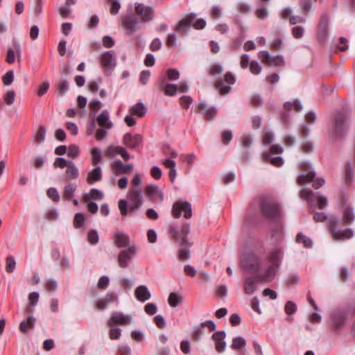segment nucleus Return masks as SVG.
<instances>
[{"mask_svg":"<svg viewBox=\"0 0 355 355\" xmlns=\"http://www.w3.org/2000/svg\"><path fill=\"white\" fill-rule=\"evenodd\" d=\"M131 322V318L129 315H124L121 312H113L107 324L112 327L114 324L128 325Z\"/></svg>","mask_w":355,"mask_h":355,"instance_id":"nucleus-18","label":"nucleus"},{"mask_svg":"<svg viewBox=\"0 0 355 355\" xmlns=\"http://www.w3.org/2000/svg\"><path fill=\"white\" fill-rule=\"evenodd\" d=\"M268 65L284 66L285 61L282 55L271 56V60L268 63Z\"/></svg>","mask_w":355,"mask_h":355,"instance_id":"nucleus-56","label":"nucleus"},{"mask_svg":"<svg viewBox=\"0 0 355 355\" xmlns=\"http://www.w3.org/2000/svg\"><path fill=\"white\" fill-rule=\"evenodd\" d=\"M135 11L138 16L141 17V22H149L154 19L155 10L152 6H146L142 3H135Z\"/></svg>","mask_w":355,"mask_h":355,"instance_id":"nucleus-7","label":"nucleus"},{"mask_svg":"<svg viewBox=\"0 0 355 355\" xmlns=\"http://www.w3.org/2000/svg\"><path fill=\"white\" fill-rule=\"evenodd\" d=\"M354 180V171L351 162H347L345 167V180L347 184H350Z\"/></svg>","mask_w":355,"mask_h":355,"instance_id":"nucleus-40","label":"nucleus"},{"mask_svg":"<svg viewBox=\"0 0 355 355\" xmlns=\"http://www.w3.org/2000/svg\"><path fill=\"white\" fill-rule=\"evenodd\" d=\"M87 241L92 245H96L98 243L99 237L98 234L95 230H90L87 234Z\"/></svg>","mask_w":355,"mask_h":355,"instance_id":"nucleus-47","label":"nucleus"},{"mask_svg":"<svg viewBox=\"0 0 355 355\" xmlns=\"http://www.w3.org/2000/svg\"><path fill=\"white\" fill-rule=\"evenodd\" d=\"M226 332L225 331H218L211 336V339L215 343V349L217 352L223 353L226 348V342L225 341Z\"/></svg>","mask_w":355,"mask_h":355,"instance_id":"nucleus-17","label":"nucleus"},{"mask_svg":"<svg viewBox=\"0 0 355 355\" xmlns=\"http://www.w3.org/2000/svg\"><path fill=\"white\" fill-rule=\"evenodd\" d=\"M193 102V98L190 96H182L180 98L181 106L187 110Z\"/></svg>","mask_w":355,"mask_h":355,"instance_id":"nucleus-61","label":"nucleus"},{"mask_svg":"<svg viewBox=\"0 0 355 355\" xmlns=\"http://www.w3.org/2000/svg\"><path fill=\"white\" fill-rule=\"evenodd\" d=\"M349 119L350 113L345 108L337 110L332 114L328 123V132L331 139H341L347 135Z\"/></svg>","mask_w":355,"mask_h":355,"instance_id":"nucleus-1","label":"nucleus"},{"mask_svg":"<svg viewBox=\"0 0 355 355\" xmlns=\"http://www.w3.org/2000/svg\"><path fill=\"white\" fill-rule=\"evenodd\" d=\"M79 172L73 161H69V164L67 166L65 175L67 179H76L78 177Z\"/></svg>","mask_w":355,"mask_h":355,"instance_id":"nucleus-36","label":"nucleus"},{"mask_svg":"<svg viewBox=\"0 0 355 355\" xmlns=\"http://www.w3.org/2000/svg\"><path fill=\"white\" fill-rule=\"evenodd\" d=\"M198 110L197 112L201 113L203 112L205 119L207 121H211L215 119L217 115L218 110L216 107H207V105L203 102H200L196 104Z\"/></svg>","mask_w":355,"mask_h":355,"instance_id":"nucleus-20","label":"nucleus"},{"mask_svg":"<svg viewBox=\"0 0 355 355\" xmlns=\"http://www.w3.org/2000/svg\"><path fill=\"white\" fill-rule=\"evenodd\" d=\"M283 257V252L281 248L276 247L272 249L267 259L270 262V264H275V266L280 268V262Z\"/></svg>","mask_w":355,"mask_h":355,"instance_id":"nucleus-25","label":"nucleus"},{"mask_svg":"<svg viewBox=\"0 0 355 355\" xmlns=\"http://www.w3.org/2000/svg\"><path fill=\"white\" fill-rule=\"evenodd\" d=\"M114 237V243L119 248L127 247L130 243L129 236L123 232H116Z\"/></svg>","mask_w":355,"mask_h":355,"instance_id":"nucleus-30","label":"nucleus"},{"mask_svg":"<svg viewBox=\"0 0 355 355\" xmlns=\"http://www.w3.org/2000/svg\"><path fill=\"white\" fill-rule=\"evenodd\" d=\"M136 253V248L134 245L130 246L127 250H123L118 256L119 266L125 268L128 266V261L135 256Z\"/></svg>","mask_w":355,"mask_h":355,"instance_id":"nucleus-13","label":"nucleus"},{"mask_svg":"<svg viewBox=\"0 0 355 355\" xmlns=\"http://www.w3.org/2000/svg\"><path fill=\"white\" fill-rule=\"evenodd\" d=\"M181 234L182 235V239H180V232L178 227L174 225H171L169 227L168 232L173 239L175 242H182V244L188 243L187 236L190 232V225L188 223H184L181 227Z\"/></svg>","mask_w":355,"mask_h":355,"instance_id":"nucleus-8","label":"nucleus"},{"mask_svg":"<svg viewBox=\"0 0 355 355\" xmlns=\"http://www.w3.org/2000/svg\"><path fill=\"white\" fill-rule=\"evenodd\" d=\"M47 196L55 202L60 201V195L55 188L51 187L46 191Z\"/></svg>","mask_w":355,"mask_h":355,"instance_id":"nucleus-53","label":"nucleus"},{"mask_svg":"<svg viewBox=\"0 0 355 355\" xmlns=\"http://www.w3.org/2000/svg\"><path fill=\"white\" fill-rule=\"evenodd\" d=\"M183 300V297L181 294L175 292L171 293L168 298V302L171 307H176L178 304H181Z\"/></svg>","mask_w":355,"mask_h":355,"instance_id":"nucleus-38","label":"nucleus"},{"mask_svg":"<svg viewBox=\"0 0 355 355\" xmlns=\"http://www.w3.org/2000/svg\"><path fill=\"white\" fill-rule=\"evenodd\" d=\"M263 160L265 162H270L271 164L275 166L279 167L284 164V159L282 157L277 156L272 157L269 154L263 155Z\"/></svg>","mask_w":355,"mask_h":355,"instance_id":"nucleus-41","label":"nucleus"},{"mask_svg":"<svg viewBox=\"0 0 355 355\" xmlns=\"http://www.w3.org/2000/svg\"><path fill=\"white\" fill-rule=\"evenodd\" d=\"M316 173L314 171H309L307 174L302 173L297 178V183L300 185H304L306 183L313 182V187L318 189L322 187L325 181L322 178L315 179Z\"/></svg>","mask_w":355,"mask_h":355,"instance_id":"nucleus-6","label":"nucleus"},{"mask_svg":"<svg viewBox=\"0 0 355 355\" xmlns=\"http://www.w3.org/2000/svg\"><path fill=\"white\" fill-rule=\"evenodd\" d=\"M166 77L170 80H176L180 78V72L176 69H168L166 71Z\"/></svg>","mask_w":355,"mask_h":355,"instance_id":"nucleus-62","label":"nucleus"},{"mask_svg":"<svg viewBox=\"0 0 355 355\" xmlns=\"http://www.w3.org/2000/svg\"><path fill=\"white\" fill-rule=\"evenodd\" d=\"M347 320L346 315L342 311H336L331 313L329 325L334 331L341 329Z\"/></svg>","mask_w":355,"mask_h":355,"instance_id":"nucleus-14","label":"nucleus"},{"mask_svg":"<svg viewBox=\"0 0 355 355\" xmlns=\"http://www.w3.org/2000/svg\"><path fill=\"white\" fill-rule=\"evenodd\" d=\"M279 269V268L275 266V264H270L264 273L257 275L258 281L266 283L271 282L275 279Z\"/></svg>","mask_w":355,"mask_h":355,"instance_id":"nucleus-21","label":"nucleus"},{"mask_svg":"<svg viewBox=\"0 0 355 355\" xmlns=\"http://www.w3.org/2000/svg\"><path fill=\"white\" fill-rule=\"evenodd\" d=\"M340 219L336 217H331L329 220V230L333 237L337 240L349 239L354 236V232L351 228L339 230Z\"/></svg>","mask_w":355,"mask_h":355,"instance_id":"nucleus-5","label":"nucleus"},{"mask_svg":"<svg viewBox=\"0 0 355 355\" xmlns=\"http://www.w3.org/2000/svg\"><path fill=\"white\" fill-rule=\"evenodd\" d=\"M295 241L297 243H303L304 246L306 248H311L313 245L311 239L301 232L297 234Z\"/></svg>","mask_w":355,"mask_h":355,"instance_id":"nucleus-42","label":"nucleus"},{"mask_svg":"<svg viewBox=\"0 0 355 355\" xmlns=\"http://www.w3.org/2000/svg\"><path fill=\"white\" fill-rule=\"evenodd\" d=\"M118 296L116 293L113 292H108L103 298L96 302V307L98 310H104L107 307L109 304L114 302H118Z\"/></svg>","mask_w":355,"mask_h":355,"instance_id":"nucleus-23","label":"nucleus"},{"mask_svg":"<svg viewBox=\"0 0 355 355\" xmlns=\"http://www.w3.org/2000/svg\"><path fill=\"white\" fill-rule=\"evenodd\" d=\"M16 261L12 255H8L6 259V271L12 273L15 268Z\"/></svg>","mask_w":355,"mask_h":355,"instance_id":"nucleus-44","label":"nucleus"},{"mask_svg":"<svg viewBox=\"0 0 355 355\" xmlns=\"http://www.w3.org/2000/svg\"><path fill=\"white\" fill-rule=\"evenodd\" d=\"M118 353L120 355H131V349L126 344L119 345L118 346Z\"/></svg>","mask_w":355,"mask_h":355,"instance_id":"nucleus-64","label":"nucleus"},{"mask_svg":"<svg viewBox=\"0 0 355 355\" xmlns=\"http://www.w3.org/2000/svg\"><path fill=\"white\" fill-rule=\"evenodd\" d=\"M109 112L107 110H104L98 116L96 121L101 127H105L108 129L112 127V123L109 120Z\"/></svg>","mask_w":355,"mask_h":355,"instance_id":"nucleus-32","label":"nucleus"},{"mask_svg":"<svg viewBox=\"0 0 355 355\" xmlns=\"http://www.w3.org/2000/svg\"><path fill=\"white\" fill-rule=\"evenodd\" d=\"M69 164V161L66 160L64 157H56L54 162L53 166L55 168H64Z\"/></svg>","mask_w":355,"mask_h":355,"instance_id":"nucleus-59","label":"nucleus"},{"mask_svg":"<svg viewBox=\"0 0 355 355\" xmlns=\"http://www.w3.org/2000/svg\"><path fill=\"white\" fill-rule=\"evenodd\" d=\"M135 295L136 298L141 302L148 300L151 297L150 292L145 285L139 286L135 289Z\"/></svg>","mask_w":355,"mask_h":355,"instance_id":"nucleus-27","label":"nucleus"},{"mask_svg":"<svg viewBox=\"0 0 355 355\" xmlns=\"http://www.w3.org/2000/svg\"><path fill=\"white\" fill-rule=\"evenodd\" d=\"M76 189L77 185L75 183H69L65 185L62 193L63 198L68 201L71 200Z\"/></svg>","mask_w":355,"mask_h":355,"instance_id":"nucleus-37","label":"nucleus"},{"mask_svg":"<svg viewBox=\"0 0 355 355\" xmlns=\"http://www.w3.org/2000/svg\"><path fill=\"white\" fill-rule=\"evenodd\" d=\"M69 85L66 79H62L56 84V89L59 92L60 96H64L69 90Z\"/></svg>","mask_w":355,"mask_h":355,"instance_id":"nucleus-43","label":"nucleus"},{"mask_svg":"<svg viewBox=\"0 0 355 355\" xmlns=\"http://www.w3.org/2000/svg\"><path fill=\"white\" fill-rule=\"evenodd\" d=\"M128 202L125 199L119 201L118 206L122 216H126L128 214L139 210L144 202L141 189L140 188H132L128 193Z\"/></svg>","mask_w":355,"mask_h":355,"instance_id":"nucleus-2","label":"nucleus"},{"mask_svg":"<svg viewBox=\"0 0 355 355\" xmlns=\"http://www.w3.org/2000/svg\"><path fill=\"white\" fill-rule=\"evenodd\" d=\"M146 110L145 105L141 102H139L131 107L130 112L132 115L143 117L146 114Z\"/></svg>","mask_w":355,"mask_h":355,"instance_id":"nucleus-34","label":"nucleus"},{"mask_svg":"<svg viewBox=\"0 0 355 355\" xmlns=\"http://www.w3.org/2000/svg\"><path fill=\"white\" fill-rule=\"evenodd\" d=\"M110 279L107 276H102L98 281L97 286L99 289L105 290L107 288Z\"/></svg>","mask_w":355,"mask_h":355,"instance_id":"nucleus-63","label":"nucleus"},{"mask_svg":"<svg viewBox=\"0 0 355 355\" xmlns=\"http://www.w3.org/2000/svg\"><path fill=\"white\" fill-rule=\"evenodd\" d=\"M346 200L343 198L341 200V204L343 205V216L340 223L341 222L343 225L347 226L352 224L355 220V214L354 207L351 205H345Z\"/></svg>","mask_w":355,"mask_h":355,"instance_id":"nucleus-11","label":"nucleus"},{"mask_svg":"<svg viewBox=\"0 0 355 355\" xmlns=\"http://www.w3.org/2000/svg\"><path fill=\"white\" fill-rule=\"evenodd\" d=\"M15 98V92L12 90L8 91L3 95V101L7 105H12Z\"/></svg>","mask_w":355,"mask_h":355,"instance_id":"nucleus-60","label":"nucleus"},{"mask_svg":"<svg viewBox=\"0 0 355 355\" xmlns=\"http://www.w3.org/2000/svg\"><path fill=\"white\" fill-rule=\"evenodd\" d=\"M223 81V79L218 78L215 82V87L218 89L220 95H226L232 90L231 87L230 85H224Z\"/></svg>","mask_w":355,"mask_h":355,"instance_id":"nucleus-39","label":"nucleus"},{"mask_svg":"<svg viewBox=\"0 0 355 355\" xmlns=\"http://www.w3.org/2000/svg\"><path fill=\"white\" fill-rule=\"evenodd\" d=\"M163 90L165 95L173 96L177 94L178 86L175 84L167 83L164 85V89Z\"/></svg>","mask_w":355,"mask_h":355,"instance_id":"nucleus-50","label":"nucleus"},{"mask_svg":"<svg viewBox=\"0 0 355 355\" xmlns=\"http://www.w3.org/2000/svg\"><path fill=\"white\" fill-rule=\"evenodd\" d=\"M101 64L106 73L112 72L116 65V55L114 51H107L102 54Z\"/></svg>","mask_w":355,"mask_h":355,"instance_id":"nucleus-10","label":"nucleus"},{"mask_svg":"<svg viewBox=\"0 0 355 355\" xmlns=\"http://www.w3.org/2000/svg\"><path fill=\"white\" fill-rule=\"evenodd\" d=\"M329 16L327 13L322 15L318 31V39L320 43H323L327 37Z\"/></svg>","mask_w":355,"mask_h":355,"instance_id":"nucleus-15","label":"nucleus"},{"mask_svg":"<svg viewBox=\"0 0 355 355\" xmlns=\"http://www.w3.org/2000/svg\"><path fill=\"white\" fill-rule=\"evenodd\" d=\"M260 281H258L257 276L255 277H247L245 279L244 282V291L248 295L252 294L257 289L256 284L257 283H260Z\"/></svg>","mask_w":355,"mask_h":355,"instance_id":"nucleus-29","label":"nucleus"},{"mask_svg":"<svg viewBox=\"0 0 355 355\" xmlns=\"http://www.w3.org/2000/svg\"><path fill=\"white\" fill-rule=\"evenodd\" d=\"M36 321V318L33 315H27L26 320L19 323V331L22 334H26L29 329H33L35 327Z\"/></svg>","mask_w":355,"mask_h":355,"instance_id":"nucleus-26","label":"nucleus"},{"mask_svg":"<svg viewBox=\"0 0 355 355\" xmlns=\"http://www.w3.org/2000/svg\"><path fill=\"white\" fill-rule=\"evenodd\" d=\"M261 258L254 252L243 254L241 265L243 269L250 273H256L261 268Z\"/></svg>","mask_w":355,"mask_h":355,"instance_id":"nucleus-4","label":"nucleus"},{"mask_svg":"<svg viewBox=\"0 0 355 355\" xmlns=\"http://www.w3.org/2000/svg\"><path fill=\"white\" fill-rule=\"evenodd\" d=\"M299 4L304 14L306 15L311 11L312 7L311 0H301Z\"/></svg>","mask_w":355,"mask_h":355,"instance_id":"nucleus-57","label":"nucleus"},{"mask_svg":"<svg viewBox=\"0 0 355 355\" xmlns=\"http://www.w3.org/2000/svg\"><path fill=\"white\" fill-rule=\"evenodd\" d=\"M46 128L44 125H40L38 128V130L37 131L35 135V141L37 144L42 143L45 139L46 136Z\"/></svg>","mask_w":355,"mask_h":355,"instance_id":"nucleus-46","label":"nucleus"},{"mask_svg":"<svg viewBox=\"0 0 355 355\" xmlns=\"http://www.w3.org/2000/svg\"><path fill=\"white\" fill-rule=\"evenodd\" d=\"M259 209L262 216L267 219L277 221L282 218L279 203L266 197L263 196L260 198Z\"/></svg>","mask_w":355,"mask_h":355,"instance_id":"nucleus-3","label":"nucleus"},{"mask_svg":"<svg viewBox=\"0 0 355 355\" xmlns=\"http://www.w3.org/2000/svg\"><path fill=\"white\" fill-rule=\"evenodd\" d=\"M192 243L188 241V243L182 244L180 242V249L178 250V258L180 260L186 261L190 258V248Z\"/></svg>","mask_w":355,"mask_h":355,"instance_id":"nucleus-31","label":"nucleus"},{"mask_svg":"<svg viewBox=\"0 0 355 355\" xmlns=\"http://www.w3.org/2000/svg\"><path fill=\"white\" fill-rule=\"evenodd\" d=\"M184 211V216L186 218H190L192 216V210L191 204L187 202L177 201L173 205L172 214L174 218H178Z\"/></svg>","mask_w":355,"mask_h":355,"instance_id":"nucleus-9","label":"nucleus"},{"mask_svg":"<svg viewBox=\"0 0 355 355\" xmlns=\"http://www.w3.org/2000/svg\"><path fill=\"white\" fill-rule=\"evenodd\" d=\"M112 168L116 175L129 174L133 169L131 164H123L121 160H116L112 163Z\"/></svg>","mask_w":355,"mask_h":355,"instance_id":"nucleus-24","label":"nucleus"},{"mask_svg":"<svg viewBox=\"0 0 355 355\" xmlns=\"http://www.w3.org/2000/svg\"><path fill=\"white\" fill-rule=\"evenodd\" d=\"M284 311L288 315H293L297 311V306L293 301H288L284 306Z\"/></svg>","mask_w":355,"mask_h":355,"instance_id":"nucleus-58","label":"nucleus"},{"mask_svg":"<svg viewBox=\"0 0 355 355\" xmlns=\"http://www.w3.org/2000/svg\"><path fill=\"white\" fill-rule=\"evenodd\" d=\"M85 221V215L83 213H76L73 218V227L76 229H79L84 225Z\"/></svg>","mask_w":355,"mask_h":355,"instance_id":"nucleus-45","label":"nucleus"},{"mask_svg":"<svg viewBox=\"0 0 355 355\" xmlns=\"http://www.w3.org/2000/svg\"><path fill=\"white\" fill-rule=\"evenodd\" d=\"M14 80V71L13 70L8 71L3 76L2 81L4 85L8 86L12 83Z\"/></svg>","mask_w":355,"mask_h":355,"instance_id":"nucleus-54","label":"nucleus"},{"mask_svg":"<svg viewBox=\"0 0 355 355\" xmlns=\"http://www.w3.org/2000/svg\"><path fill=\"white\" fill-rule=\"evenodd\" d=\"M103 192L98 189H91L89 193H85L82 196V200L84 202H89L91 200H101L103 198Z\"/></svg>","mask_w":355,"mask_h":355,"instance_id":"nucleus-28","label":"nucleus"},{"mask_svg":"<svg viewBox=\"0 0 355 355\" xmlns=\"http://www.w3.org/2000/svg\"><path fill=\"white\" fill-rule=\"evenodd\" d=\"M196 18L195 13H190L187 17L181 19L175 26V31L182 35L185 34L187 31L189 30L190 26L192 24L194 19Z\"/></svg>","mask_w":355,"mask_h":355,"instance_id":"nucleus-22","label":"nucleus"},{"mask_svg":"<svg viewBox=\"0 0 355 355\" xmlns=\"http://www.w3.org/2000/svg\"><path fill=\"white\" fill-rule=\"evenodd\" d=\"M102 178V173H101V168L99 166H97L92 169V171H90L88 173L87 178V182L89 184H92L96 182H98L101 180Z\"/></svg>","mask_w":355,"mask_h":355,"instance_id":"nucleus-33","label":"nucleus"},{"mask_svg":"<svg viewBox=\"0 0 355 355\" xmlns=\"http://www.w3.org/2000/svg\"><path fill=\"white\" fill-rule=\"evenodd\" d=\"M233 137L232 132L230 130H223L221 133V140L224 145H228Z\"/></svg>","mask_w":355,"mask_h":355,"instance_id":"nucleus-55","label":"nucleus"},{"mask_svg":"<svg viewBox=\"0 0 355 355\" xmlns=\"http://www.w3.org/2000/svg\"><path fill=\"white\" fill-rule=\"evenodd\" d=\"M91 154L92 155V164L96 166L102 159L101 152L98 148L94 147L92 149Z\"/></svg>","mask_w":355,"mask_h":355,"instance_id":"nucleus-51","label":"nucleus"},{"mask_svg":"<svg viewBox=\"0 0 355 355\" xmlns=\"http://www.w3.org/2000/svg\"><path fill=\"white\" fill-rule=\"evenodd\" d=\"M256 15L260 19H264L268 17V10L263 3H260L257 7L256 10Z\"/></svg>","mask_w":355,"mask_h":355,"instance_id":"nucleus-49","label":"nucleus"},{"mask_svg":"<svg viewBox=\"0 0 355 355\" xmlns=\"http://www.w3.org/2000/svg\"><path fill=\"white\" fill-rule=\"evenodd\" d=\"M139 21L135 15H126L122 17L121 24L127 35H132L136 31Z\"/></svg>","mask_w":355,"mask_h":355,"instance_id":"nucleus-12","label":"nucleus"},{"mask_svg":"<svg viewBox=\"0 0 355 355\" xmlns=\"http://www.w3.org/2000/svg\"><path fill=\"white\" fill-rule=\"evenodd\" d=\"M143 137L141 135L137 134L132 136L130 133L127 132L124 135L123 142V144L130 149L137 148L142 143Z\"/></svg>","mask_w":355,"mask_h":355,"instance_id":"nucleus-16","label":"nucleus"},{"mask_svg":"<svg viewBox=\"0 0 355 355\" xmlns=\"http://www.w3.org/2000/svg\"><path fill=\"white\" fill-rule=\"evenodd\" d=\"M246 346V340L242 336H236L233 338L231 345L232 349L234 351H243Z\"/></svg>","mask_w":355,"mask_h":355,"instance_id":"nucleus-35","label":"nucleus"},{"mask_svg":"<svg viewBox=\"0 0 355 355\" xmlns=\"http://www.w3.org/2000/svg\"><path fill=\"white\" fill-rule=\"evenodd\" d=\"M80 155V150L78 146L71 144L68 147L67 156L70 158H77Z\"/></svg>","mask_w":355,"mask_h":355,"instance_id":"nucleus-52","label":"nucleus"},{"mask_svg":"<svg viewBox=\"0 0 355 355\" xmlns=\"http://www.w3.org/2000/svg\"><path fill=\"white\" fill-rule=\"evenodd\" d=\"M106 3L110 6V14L115 15L119 12L121 4L118 0H106Z\"/></svg>","mask_w":355,"mask_h":355,"instance_id":"nucleus-48","label":"nucleus"},{"mask_svg":"<svg viewBox=\"0 0 355 355\" xmlns=\"http://www.w3.org/2000/svg\"><path fill=\"white\" fill-rule=\"evenodd\" d=\"M319 192H314L311 189H303L300 192V197L306 200L309 207H316L318 200L320 198Z\"/></svg>","mask_w":355,"mask_h":355,"instance_id":"nucleus-19","label":"nucleus"}]
</instances>
